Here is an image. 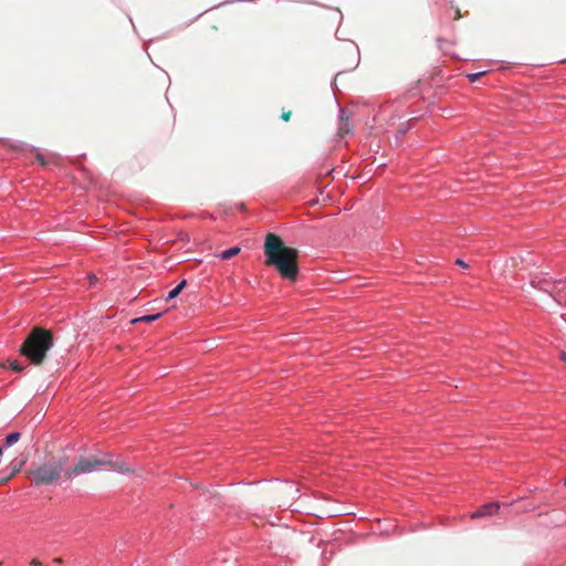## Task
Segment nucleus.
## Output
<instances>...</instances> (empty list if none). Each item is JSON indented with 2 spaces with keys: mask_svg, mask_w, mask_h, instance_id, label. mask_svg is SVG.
Wrapping results in <instances>:
<instances>
[{
  "mask_svg": "<svg viewBox=\"0 0 566 566\" xmlns=\"http://www.w3.org/2000/svg\"><path fill=\"white\" fill-rule=\"evenodd\" d=\"M106 463H111V454L106 453L103 457L98 458L96 455L92 457H82L77 460L74 467L64 472V476L67 480H72L80 474H86L98 470L101 467H104Z\"/></svg>",
  "mask_w": 566,
  "mask_h": 566,
  "instance_id": "20e7f679",
  "label": "nucleus"
},
{
  "mask_svg": "<svg viewBox=\"0 0 566 566\" xmlns=\"http://www.w3.org/2000/svg\"><path fill=\"white\" fill-rule=\"evenodd\" d=\"M0 367L6 368L7 365L4 363H0Z\"/></svg>",
  "mask_w": 566,
  "mask_h": 566,
  "instance_id": "393cba45",
  "label": "nucleus"
},
{
  "mask_svg": "<svg viewBox=\"0 0 566 566\" xmlns=\"http://www.w3.org/2000/svg\"><path fill=\"white\" fill-rule=\"evenodd\" d=\"M455 263H457L458 265L462 266V268H468V264H467L463 260H461V259H458V260L455 261Z\"/></svg>",
  "mask_w": 566,
  "mask_h": 566,
  "instance_id": "a211bd4d",
  "label": "nucleus"
},
{
  "mask_svg": "<svg viewBox=\"0 0 566 566\" xmlns=\"http://www.w3.org/2000/svg\"><path fill=\"white\" fill-rule=\"evenodd\" d=\"M105 465H108L109 468L117 470L119 472H125V473L132 472V469L128 468L124 461H119V460L113 461L112 458H111V463H106Z\"/></svg>",
  "mask_w": 566,
  "mask_h": 566,
  "instance_id": "6e6552de",
  "label": "nucleus"
},
{
  "mask_svg": "<svg viewBox=\"0 0 566 566\" xmlns=\"http://www.w3.org/2000/svg\"><path fill=\"white\" fill-rule=\"evenodd\" d=\"M3 453V449L0 447V457L2 455Z\"/></svg>",
  "mask_w": 566,
  "mask_h": 566,
  "instance_id": "a878e982",
  "label": "nucleus"
},
{
  "mask_svg": "<svg viewBox=\"0 0 566 566\" xmlns=\"http://www.w3.org/2000/svg\"><path fill=\"white\" fill-rule=\"evenodd\" d=\"M291 116H292V112L291 111H282V114H281V118L284 120V122H289L291 119Z\"/></svg>",
  "mask_w": 566,
  "mask_h": 566,
  "instance_id": "dca6fc26",
  "label": "nucleus"
},
{
  "mask_svg": "<svg viewBox=\"0 0 566 566\" xmlns=\"http://www.w3.org/2000/svg\"><path fill=\"white\" fill-rule=\"evenodd\" d=\"M241 249L239 247H233V248H230L223 252H221L220 254H218V258L222 259V260H229L235 255H238L240 253Z\"/></svg>",
  "mask_w": 566,
  "mask_h": 566,
  "instance_id": "1a4fd4ad",
  "label": "nucleus"
},
{
  "mask_svg": "<svg viewBox=\"0 0 566 566\" xmlns=\"http://www.w3.org/2000/svg\"><path fill=\"white\" fill-rule=\"evenodd\" d=\"M544 285L542 290L548 292L558 304L566 306V282H544Z\"/></svg>",
  "mask_w": 566,
  "mask_h": 566,
  "instance_id": "39448f33",
  "label": "nucleus"
},
{
  "mask_svg": "<svg viewBox=\"0 0 566 566\" xmlns=\"http://www.w3.org/2000/svg\"><path fill=\"white\" fill-rule=\"evenodd\" d=\"M565 484H566V478H565Z\"/></svg>",
  "mask_w": 566,
  "mask_h": 566,
  "instance_id": "bb28decb",
  "label": "nucleus"
},
{
  "mask_svg": "<svg viewBox=\"0 0 566 566\" xmlns=\"http://www.w3.org/2000/svg\"><path fill=\"white\" fill-rule=\"evenodd\" d=\"M187 285V281L186 280H182L175 289H172L168 295H167V300H172L175 297H177L181 291L186 287Z\"/></svg>",
  "mask_w": 566,
  "mask_h": 566,
  "instance_id": "9d476101",
  "label": "nucleus"
},
{
  "mask_svg": "<svg viewBox=\"0 0 566 566\" xmlns=\"http://www.w3.org/2000/svg\"><path fill=\"white\" fill-rule=\"evenodd\" d=\"M339 127H338V136L344 137L352 133V126L349 124V114L345 109H340L339 114Z\"/></svg>",
  "mask_w": 566,
  "mask_h": 566,
  "instance_id": "0eeeda50",
  "label": "nucleus"
},
{
  "mask_svg": "<svg viewBox=\"0 0 566 566\" xmlns=\"http://www.w3.org/2000/svg\"><path fill=\"white\" fill-rule=\"evenodd\" d=\"M54 563H62V559L61 558H55Z\"/></svg>",
  "mask_w": 566,
  "mask_h": 566,
  "instance_id": "b1692460",
  "label": "nucleus"
},
{
  "mask_svg": "<svg viewBox=\"0 0 566 566\" xmlns=\"http://www.w3.org/2000/svg\"><path fill=\"white\" fill-rule=\"evenodd\" d=\"M265 264L274 266L281 277L295 282L298 276V250L284 244L281 237L268 233L264 242Z\"/></svg>",
  "mask_w": 566,
  "mask_h": 566,
  "instance_id": "f257e3e1",
  "label": "nucleus"
},
{
  "mask_svg": "<svg viewBox=\"0 0 566 566\" xmlns=\"http://www.w3.org/2000/svg\"><path fill=\"white\" fill-rule=\"evenodd\" d=\"M24 460L23 461H20V462H11L10 467H11V472H10V476H14L17 473H19L24 464Z\"/></svg>",
  "mask_w": 566,
  "mask_h": 566,
  "instance_id": "ddd939ff",
  "label": "nucleus"
},
{
  "mask_svg": "<svg viewBox=\"0 0 566 566\" xmlns=\"http://www.w3.org/2000/svg\"><path fill=\"white\" fill-rule=\"evenodd\" d=\"M35 159L42 166H45L48 164L45 158L43 157V155L41 153H39L38 150L35 151Z\"/></svg>",
  "mask_w": 566,
  "mask_h": 566,
  "instance_id": "2eb2a0df",
  "label": "nucleus"
},
{
  "mask_svg": "<svg viewBox=\"0 0 566 566\" xmlns=\"http://www.w3.org/2000/svg\"><path fill=\"white\" fill-rule=\"evenodd\" d=\"M66 462L67 459L65 457H52L42 463L32 464L27 474L35 485H50L57 482L61 476H64Z\"/></svg>",
  "mask_w": 566,
  "mask_h": 566,
  "instance_id": "7ed1b4c3",
  "label": "nucleus"
},
{
  "mask_svg": "<svg viewBox=\"0 0 566 566\" xmlns=\"http://www.w3.org/2000/svg\"><path fill=\"white\" fill-rule=\"evenodd\" d=\"M560 358H562L564 361H566V354H565V353H563V354L560 355Z\"/></svg>",
  "mask_w": 566,
  "mask_h": 566,
  "instance_id": "5701e85b",
  "label": "nucleus"
},
{
  "mask_svg": "<svg viewBox=\"0 0 566 566\" xmlns=\"http://www.w3.org/2000/svg\"><path fill=\"white\" fill-rule=\"evenodd\" d=\"M88 280L91 284H94L97 281V277L94 274L88 275Z\"/></svg>",
  "mask_w": 566,
  "mask_h": 566,
  "instance_id": "aec40b11",
  "label": "nucleus"
},
{
  "mask_svg": "<svg viewBox=\"0 0 566 566\" xmlns=\"http://www.w3.org/2000/svg\"><path fill=\"white\" fill-rule=\"evenodd\" d=\"M31 564L34 566H41V562L36 558L32 559Z\"/></svg>",
  "mask_w": 566,
  "mask_h": 566,
  "instance_id": "412c9836",
  "label": "nucleus"
},
{
  "mask_svg": "<svg viewBox=\"0 0 566 566\" xmlns=\"http://www.w3.org/2000/svg\"><path fill=\"white\" fill-rule=\"evenodd\" d=\"M20 437H21V434L19 432H12V433L8 434L6 438V446L7 447L13 446L14 443H17L19 441Z\"/></svg>",
  "mask_w": 566,
  "mask_h": 566,
  "instance_id": "9b49d317",
  "label": "nucleus"
},
{
  "mask_svg": "<svg viewBox=\"0 0 566 566\" xmlns=\"http://www.w3.org/2000/svg\"><path fill=\"white\" fill-rule=\"evenodd\" d=\"M9 367L14 371H22L24 370V366L20 365L17 360L11 361L9 364Z\"/></svg>",
  "mask_w": 566,
  "mask_h": 566,
  "instance_id": "4468645a",
  "label": "nucleus"
},
{
  "mask_svg": "<svg viewBox=\"0 0 566 566\" xmlns=\"http://www.w3.org/2000/svg\"><path fill=\"white\" fill-rule=\"evenodd\" d=\"M12 476H10V474L8 476H4L0 480V485H3L6 484Z\"/></svg>",
  "mask_w": 566,
  "mask_h": 566,
  "instance_id": "6ab92c4d",
  "label": "nucleus"
},
{
  "mask_svg": "<svg viewBox=\"0 0 566 566\" xmlns=\"http://www.w3.org/2000/svg\"><path fill=\"white\" fill-rule=\"evenodd\" d=\"M160 316H161V313L154 314V315H145V316L134 319L133 323H136V322L151 323V322L158 319Z\"/></svg>",
  "mask_w": 566,
  "mask_h": 566,
  "instance_id": "f8f14e48",
  "label": "nucleus"
},
{
  "mask_svg": "<svg viewBox=\"0 0 566 566\" xmlns=\"http://www.w3.org/2000/svg\"><path fill=\"white\" fill-rule=\"evenodd\" d=\"M54 338L51 331L35 326L31 329L20 347V354L24 356L30 364L41 366L48 357V353L53 347Z\"/></svg>",
  "mask_w": 566,
  "mask_h": 566,
  "instance_id": "f03ea898",
  "label": "nucleus"
},
{
  "mask_svg": "<svg viewBox=\"0 0 566 566\" xmlns=\"http://www.w3.org/2000/svg\"><path fill=\"white\" fill-rule=\"evenodd\" d=\"M460 18H461L460 10H459V9H457V10H455V19H460Z\"/></svg>",
  "mask_w": 566,
  "mask_h": 566,
  "instance_id": "4be33fe9",
  "label": "nucleus"
},
{
  "mask_svg": "<svg viewBox=\"0 0 566 566\" xmlns=\"http://www.w3.org/2000/svg\"><path fill=\"white\" fill-rule=\"evenodd\" d=\"M500 510L499 502H491L481 506L478 511L472 513V518L485 517L495 514Z\"/></svg>",
  "mask_w": 566,
  "mask_h": 566,
  "instance_id": "423d86ee",
  "label": "nucleus"
},
{
  "mask_svg": "<svg viewBox=\"0 0 566 566\" xmlns=\"http://www.w3.org/2000/svg\"><path fill=\"white\" fill-rule=\"evenodd\" d=\"M484 74V72H480V73H474V74H470L468 75L470 81L471 82H475L478 81L482 75Z\"/></svg>",
  "mask_w": 566,
  "mask_h": 566,
  "instance_id": "f3484780",
  "label": "nucleus"
}]
</instances>
